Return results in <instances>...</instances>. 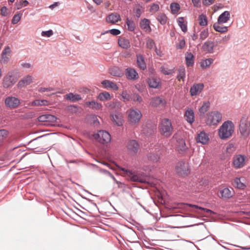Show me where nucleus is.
Masks as SVG:
<instances>
[{"mask_svg":"<svg viewBox=\"0 0 250 250\" xmlns=\"http://www.w3.org/2000/svg\"><path fill=\"white\" fill-rule=\"evenodd\" d=\"M234 125L230 120L224 122L218 129V135L223 140H226L232 136L234 131Z\"/></svg>","mask_w":250,"mask_h":250,"instance_id":"1","label":"nucleus"},{"mask_svg":"<svg viewBox=\"0 0 250 250\" xmlns=\"http://www.w3.org/2000/svg\"><path fill=\"white\" fill-rule=\"evenodd\" d=\"M222 114L218 111L208 112L206 119V124L208 125H216L221 121Z\"/></svg>","mask_w":250,"mask_h":250,"instance_id":"2","label":"nucleus"},{"mask_svg":"<svg viewBox=\"0 0 250 250\" xmlns=\"http://www.w3.org/2000/svg\"><path fill=\"white\" fill-rule=\"evenodd\" d=\"M127 121L131 125L138 124L142 118L141 111L137 108H130L127 111Z\"/></svg>","mask_w":250,"mask_h":250,"instance_id":"3","label":"nucleus"},{"mask_svg":"<svg viewBox=\"0 0 250 250\" xmlns=\"http://www.w3.org/2000/svg\"><path fill=\"white\" fill-rule=\"evenodd\" d=\"M239 130L241 135L244 138L248 137L250 134V121L246 116H243L240 121Z\"/></svg>","mask_w":250,"mask_h":250,"instance_id":"4","label":"nucleus"},{"mask_svg":"<svg viewBox=\"0 0 250 250\" xmlns=\"http://www.w3.org/2000/svg\"><path fill=\"white\" fill-rule=\"evenodd\" d=\"M161 134L167 137L171 135L173 132V128L170 121L167 119H164L162 120L160 126Z\"/></svg>","mask_w":250,"mask_h":250,"instance_id":"5","label":"nucleus"},{"mask_svg":"<svg viewBox=\"0 0 250 250\" xmlns=\"http://www.w3.org/2000/svg\"><path fill=\"white\" fill-rule=\"evenodd\" d=\"M95 139L102 144H107L111 141V135L104 130H100L97 134H94Z\"/></svg>","mask_w":250,"mask_h":250,"instance_id":"6","label":"nucleus"},{"mask_svg":"<svg viewBox=\"0 0 250 250\" xmlns=\"http://www.w3.org/2000/svg\"><path fill=\"white\" fill-rule=\"evenodd\" d=\"M120 169L124 172L125 175L129 178L130 181L133 182H139L142 183H146V181L140 175L137 174L135 172L122 167L120 168Z\"/></svg>","mask_w":250,"mask_h":250,"instance_id":"7","label":"nucleus"},{"mask_svg":"<svg viewBox=\"0 0 250 250\" xmlns=\"http://www.w3.org/2000/svg\"><path fill=\"white\" fill-rule=\"evenodd\" d=\"M126 148L128 153L134 155L137 154L140 149V146L137 142L134 140L129 141L126 145Z\"/></svg>","mask_w":250,"mask_h":250,"instance_id":"8","label":"nucleus"},{"mask_svg":"<svg viewBox=\"0 0 250 250\" xmlns=\"http://www.w3.org/2000/svg\"><path fill=\"white\" fill-rule=\"evenodd\" d=\"M20 103V100L15 97L8 96L5 100V105L11 109L17 108Z\"/></svg>","mask_w":250,"mask_h":250,"instance_id":"9","label":"nucleus"},{"mask_svg":"<svg viewBox=\"0 0 250 250\" xmlns=\"http://www.w3.org/2000/svg\"><path fill=\"white\" fill-rule=\"evenodd\" d=\"M246 157L245 155L238 154L234 157L233 164L235 168H240L245 165Z\"/></svg>","mask_w":250,"mask_h":250,"instance_id":"10","label":"nucleus"},{"mask_svg":"<svg viewBox=\"0 0 250 250\" xmlns=\"http://www.w3.org/2000/svg\"><path fill=\"white\" fill-rule=\"evenodd\" d=\"M215 46L214 41L208 40L203 44L202 49L206 54H213Z\"/></svg>","mask_w":250,"mask_h":250,"instance_id":"11","label":"nucleus"},{"mask_svg":"<svg viewBox=\"0 0 250 250\" xmlns=\"http://www.w3.org/2000/svg\"><path fill=\"white\" fill-rule=\"evenodd\" d=\"M204 85L203 83H195L190 88V94L191 96L199 95L203 90Z\"/></svg>","mask_w":250,"mask_h":250,"instance_id":"12","label":"nucleus"},{"mask_svg":"<svg viewBox=\"0 0 250 250\" xmlns=\"http://www.w3.org/2000/svg\"><path fill=\"white\" fill-rule=\"evenodd\" d=\"M16 82V78L13 76V73L10 72L4 77L3 85L4 87L8 88L13 85Z\"/></svg>","mask_w":250,"mask_h":250,"instance_id":"13","label":"nucleus"},{"mask_svg":"<svg viewBox=\"0 0 250 250\" xmlns=\"http://www.w3.org/2000/svg\"><path fill=\"white\" fill-rule=\"evenodd\" d=\"M11 50L9 46H6L2 51L1 54L0 62L2 63H6L9 61L11 57Z\"/></svg>","mask_w":250,"mask_h":250,"instance_id":"14","label":"nucleus"},{"mask_svg":"<svg viewBox=\"0 0 250 250\" xmlns=\"http://www.w3.org/2000/svg\"><path fill=\"white\" fill-rule=\"evenodd\" d=\"M110 116L112 118V122L118 126L123 125L124 120L122 114L120 112H117L115 113H111Z\"/></svg>","mask_w":250,"mask_h":250,"instance_id":"15","label":"nucleus"},{"mask_svg":"<svg viewBox=\"0 0 250 250\" xmlns=\"http://www.w3.org/2000/svg\"><path fill=\"white\" fill-rule=\"evenodd\" d=\"M166 104V102L165 99L160 97H155L151 98L149 103V104L153 107L164 106Z\"/></svg>","mask_w":250,"mask_h":250,"instance_id":"16","label":"nucleus"},{"mask_svg":"<svg viewBox=\"0 0 250 250\" xmlns=\"http://www.w3.org/2000/svg\"><path fill=\"white\" fill-rule=\"evenodd\" d=\"M175 137L177 141L176 145L178 151L180 153L185 151L187 149V146L185 140L177 135Z\"/></svg>","mask_w":250,"mask_h":250,"instance_id":"17","label":"nucleus"},{"mask_svg":"<svg viewBox=\"0 0 250 250\" xmlns=\"http://www.w3.org/2000/svg\"><path fill=\"white\" fill-rule=\"evenodd\" d=\"M191 210L194 211L196 212H197L198 213H200V214H202V213H204L205 212H207V213H208V212L212 213V211L209 209L205 208H202L201 207H199L197 205H193L192 204H188V211H191Z\"/></svg>","mask_w":250,"mask_h":250,"instance_id":"18","label":"nucleus"},{"mask_svg":"<svg viewBox=\"0 0 250 250\" xmlns=\"http://www.w3.org/2000/svg\"><path fill=\"white\" fill-rule=\"evenodd\" d=\"M126 77L129 80H135L139 77L137 71L133 68H127L125 70Z\"/></svg>","mask_w":250,"mask_h":250,"instance_id":"19","label":"nucleus"},{"mask_svg":"<svg viewBox=\"0 0 250 250\" xmlns=\"http://www.w3.org/2000/svg\"><path fill=\"white\" fill-rule=\"evenodd\" d=\"M38 121L42 123H54L57 120V118L50 114H44L39 116L38 118Z\"/></svg>","mask_w":250,"mask_h":250,"instance_id":"20","label":"nucleus"},{"mask_svg":"<svg viewBox=\"0 0 250 250\" xmlns=\"http://www.w3.org/2000/svg\"><path fill=\"white\" fill-rule=\"evenodd\" d=\"M106 21L114 24L121 20L120 15L117 13H113L109 15L106 18Z\"/></svg>","mask_w":250,"mask_h":250,"instance_id":"21","label":"nucleus"},{"mask_svg":"<svg viewBox=\"0 0 250 250\" xmlns=\"http://www.w3.org/2000/svg\"><path fill=\"white\" fill-rule=\"evenodd\" d=\"M33 81V78L31 76L27 75L20 80L18 83V86L20 88H22L30 84Z\"/></svg>","mask_w":250,"mask_h":250,"instance_id":"22","label":"nucleus"},{"mask_svg":"<svg viewBox=\"0 0 250 250\" xmlns=\"http://www.w3.org/2000/svg\"><path fill=\"white\" fill-rule=\"evenodd\" d=\"M197 142L202 144H206L209 141L208 136L204 131H201L196 137Z\"/></svg>","mask_w":250,"mask_h":250,"instance_id":"23","label":"nucleus"},{"mask_svg":"<svg viewBox=\"0 0 250 250\" xmlns=\"http://www.w3.org/2000/svg\"><path fill=\"white\" fill-rule=\"evenodd\" d=\"M230 17V12L228 11H225L219 15L217 19V22L225 23L229 20Z\"/></svg>","mask_w":250,"mask_h":250,"instance_id":"24","label":"nucleus"},{"mask_svg":"<svg viewBox=\"0 0 250 250\" xmlns=\"http://www.w3.org/2000/svg\"><path fill=\"white\" fill-rule=\"evenodd\" d=\"M176 172L181 176L186 174V164L183 162L178 163L176 167Z\"/></svg>","mask_w":250,"mask_h":250,"instance_id":"25","label":"nucleus"},{"mask_svg":"<svg viewBox=\"0 0 250 250\" xmlns=\"http://www.w3.org/2000/svg\"><path fill=\"white\" fill-rule=\"evenodd\" d=\"M101 84L104 86L105 88H111L114 90H117L119 89L118 86L114 82H111L109 80H104L101 82Z\"/></svg>","mask_w":250,"mask_h":250,"instance_id":"26","label":"nucleus"},{"mask_svg":"<svg viewBox=\"0 0 250 250\" xmlns=\"http://www.w3.org/2000/svg\"><path fill=\"white\" fill-rule=\"evenodd\" d=\"M140 26L142 29L146 33H150L151 29L150 26V21L146 19L142 20L140 23Z\"/></svg>","mask_w":250,"mask_h":250,"instance_id":"27","label":"nucleus"},{"mask_svg":"<svg viewBox=\"0 0 250 250\" xmlns=\"http://www.w3.org/2000/svg\"><path fill=\"white\" fill-rule=\"evenodd\" d=\"M160 155L161 153L160 151L157 150L149 153L147 157L150 161H151L153 162H157L159 161L160 158Z\"/></svg>","mask_w":250,"mask_h":250,"instance_id":"28","label":"nucleus"},{"mask_svg":"<svg viewBox=\"0 0 250 250\" xmlns=\"http://www.w3.org/2000/svg\"><path fill=\"white\" fill-rule=\"evenodd\" d=\"M118 44L121 47L124 49H127L130 47L129 40L125 37H120L119 38Z\"/></svg>","mask_w":250,"mask_h":250,"instance_id":"29","label":"nucleus"},{"mask_svg":"<svg viewBox=\"0 0 250 250\" xmlns=\"http://www.w3.org/2000/svg\"><path fill=\"white\" fill-rule=\"evenodd\" d=\"M222 24V23H218V22H216L214 23L213 25V27L214 29L218 32L224 33H226L228 31V27L224 26H221L220 24Z\"/></svg>","mask_w":250,"mask_h":250,"instance_id":"30","label":"nucleus"},{"mask_svg":"<svg viewBox=\"0 0 250 250\" xmlns=\"http://www.w3.org/2000/svg\"><path fill=\"white\" fill-rule=\"evenodd\" d=\"M137 63L138 66L142 70L146 69V64L142 55H139L137 56Z\"/></svg>","mask_w":250,"mask_h":250,"instance_id":"31","label":"nucleus"},{"mask_svg":"<svg viewBox=\"0 0 250 250\" xmlns=\"http://www.w3.org/2000/svg\"><path fill=\"white\" fill-rule=\"evenodd\" d=\"M213 59L212 58H208L205 60H202L200 62V65L202 69H206L210 66V65L213 63Z\"/></svg>","mask_w":250,"mask_h":250,"instance_id":"32","label":"nucleus"},{"mask_svg":"<svg viewBox=\"0 0 250 250\" xmlns=\"http://www.w3.org/2000/svg\"><path fill=\"white\" fill-rule=\"evenodd\" d=\"M85 105L91 108L96 110L101 109L102 107V104L98 103L94 101L86 102L85 103Z\"/></svg>","mask_w":250,"mask_h":250,"instance_id":"33","label":"nucleus"},{"mask_svg":"<svg viewBox=\"0 0 250 250\" xmlns=\"http://www.w3.org/2000/svg\"><path fill=\"white\" fill-rule=\"evenodd\" d=\"M210 104L209 101H204L202 106L199 109L201 114H204L209 108Z\"/></svg>","mask_w":250,"mask_h":250,"instance_id":"34","label":"nucleus"},{"mask_svg":"<svg viewBox=\"0 0 250 250\" xmlns=\"http://www.w3.org/2000/svg\"><path fill=\"white\" fill-rule=\"evenodd\" d=\"M148 84L150 87L156 88L160 84V80L155 78H150L148 80Z\"/></svg>","mask_w":250,"mask_h":250,"instance_id":"35","label":"nucleus"},{"mask_svg":"<svg viewBox=\"0 0 250 250\" xmlns=\"http://www.w3.org/2000/svg\"><path fill=\"white\" fill-rule=\"evenodd\" d=\"M220 192L222 197L225 198H229L233 195L231 191L228 188H224L222 190H221Z\"/></svg>","mask_w":250,"mask_h":250,"instance_id":"36","label":"nucleus"},{"mask_svg":"<svg viewBox=\"0 0 250 250\" xmlns=\"http://www.w3.org/2000/svg\"><path fill=\"white\" fill-rule=\"evenodd\" d=\"M177 22L181 30L185 33L187 32V22L183 17H180L177 19Z\"/></svg>","mask_w":250,"mask_h":250,"instance_id":"37","label":"nucleus"},{"mask_svg":"<svg viewBox=\"0 0 250 250\" xmlns=\"http://www.w3.org/2000/svg\"><path fill=\"white\" fill-rule=\"evenodd\" d=\"M65 98L67 100H70L72 102H75L79 101L82 99L81 96L79 94H73L72 93H70L68 94L65 95Z\"/></svg>","mask_w":250,"mask_h":250,"instance_id":"38","label":"nucleus"},{"mask_svg":"<svg viewBox=\"0 0 250 250\" xmlns=\"http://www.w3.org/2000/svg\"><path fill=\"white\" fill-rule=\"evenodd\" d=\"M112 97L110 94L107 92H104L100 93L98 96V99L101 101H105L111 100Z\"/></svg>","mask_w":250,"mask_h":250,"instance_id":"39","label":"nucleus"},{"mask_svg":"<svg viewBox=\"0 0 250 250\" xmlns=\"http://www.w3.org/2000/svg\"><path fill=\"white\" fill-rule=\"evenodd\" d=\"M109 73L115 77H121L123 75L122 72L118 67H113L109 69Z\"/></svg>","mask_w":250,"mask_h":250,"instance_id":"40","label":"nucleus"},{"mask_svg":"<svg viewBox=\"0 0 250 250\" xmlns=\"http://www.w3.org/2000/svg\"><path fill=\"white\" fill-rule=\"evenodd\" d=\"M120 99L124 102H127L131 100V96H130L126 90H124L120 94Z\"/></svg>","mask_w":250,"mask_h":250,"instance_id":"41","label":"nucleus"},{"mask_svg":"<svg viewBox=\"0 0 250 250\" xmlns=\"http://www.w3.org/2000/svg\"><path fill=\"white\" fill-rule=\"evenodd\" d=\"M131 100L135 103L141 104L143 102L142 97L137 93H134L131 95Z\"/></svg>","mask_w":250,"mask_h":250,"instance_id":"42","label":"nucleus"},{"mask_svg":"<svg viewBox=\"0 0 250 250\" xmlns=\"http://www.w3.org/2000/svg\"><path fill=\"white\" fill-rule=\"evenodd\" d=\"M170 8L171 12L174 14L178 13L180 9L179 4L176 2L171 3L170 5Z\"/></svg>","mask_w":250,"mask_h":250,"instance_id":"43","label":"nucleus"},{"mask_svg":"<svg viewBox=\"0 0 250 250\" xmlns=\"http://www.w3.org/2000/svg\"><path fill=\"white\" fill-rule=\"evenodd\" d=\"M233 185L239 189H243L245 187V185L242 182L240 178H236L234 179Z\"/></svg>","mask_w":250,"mask_h":250,"instance_id":"44","label":"nucleus"},{"mask_svg":"<svg viewBox=\"0 0 250 250\" xmlns=\"http://www.w3.org/2000/svg\"><path fill=\"white\" fill-rule=\"evenodd\" d=\"M106 106L110 109H116L120 106V103L118 101H112L108 103Z\"/></svg>","mask_w":250,"mask_h":250,"instance_id":"45","label":"nucleus"},{"mask_svg":"<svg viewBox=\"0 0 250 250\" xmlns=\"http://www.w3.org/2000/svg\"><path fill=\"white\" fill-rule=\"evenodd\" d=\"M126 24L128 30L133 31L135 30V24L133 21L130 20L127 18L126 21Z\"/></svg>","mask_w":250,"mask_h":250,"instance_id":"46","label":"nucleus"},{"mask_svg":"<svg viewBox=\"0 0 250 250\" xmlns=\"http://www.w3.org/2000/svg\"><path fill=\"white\" fill-rule=\"evenodd\" d=\"M157 20L162 24H165L167 21V17L166 15L163 13H161L157 16Z\"/></svg>","mask_w":250,"mask_h":250,"instance_id":"47","label":"nucleus"},{"mask_svg":"<svg viewBox=\"0 0 250 250\" xmlns=\"http://www.w3.org/2000/svg\"><path fill=\"white\" fill-rule=\"evenodd\" d=\"M198 20L199 21V24L201 26H205L207 24V18L205 15H200L199 17Z\"/></svg>","mask_w":250,"mask_h":250,"instance_id":"48","label":"nucleus"},{"mask_svg":"<svg viewBox=\"0 0 250 250\" xmlns=\"http://www.w3.org/2000/svg\"><path fill=\"white\" fill-rule=\"evenodd\" d=\"M209 33L208 29H204L200 33L199 40L201 41L205 40L208 36Z\"/></svg>","mask_w":250,"mask_h":250,"instance_id":"49","label":"nucleus"},{"mask_svg":"<svg viewBox=\"0 0 250 250\" xmlns=\"http://www.w3.org/2000/svg\"><path fill=\"white\" fill-rule=\"evenodd\" d=\"M48 104V101L46 100H37L34 101H33L31 105H34V106H42V105H46Z\"/></svg>","mask_w":250,"mask_h":250,"instance_id":"50","label":"nucleus"},{"mask_svg":"<svg viewBox=\"0 0 250 250\" xmlns=\"http://www.w3.org/2000/svg\"><path fill=\"white\" fill-rule=\"evenodd\" d=\"M29 4V2L26 0H21L19 2L16 3L15 5L18 10L21 9L23 7L26 6Z\"/></svg>","mask_w":250,"mask_h":250,"instance_id":"51","label":"nucleus"},{"mask_svg":"<svg viewBox=\"0 0 250 250\" xmlns=\"http://www.w3.org/2000/svg\"><path fill=\"white\" fill-rule=\"evenodd\" d=\"M8 131L5 129L0 130V143L2 142L8 136Z\"/></svg>","mask_w":250,"mask_h":250,"instance_id":"52","label":"nucleus"},{"mask_svg":"<svg viewBox=\"0 0 250 250\" xmlns=\"http://www.w3.org/2000/svg\"><path fill=\"white\" fill-rule=\"evenodd\" d=\"M195 121V114L193 110L188 108V123L192 124Z\"/></svg>","mask_w":250,"mask_h":250,"instance_id":"53","label":"nucleus"},{"mask_svg":"<svg viewBox=\"0 0 250 250\" xmlns=\"http://www.w3.org/2000/svg\"><path fill=\"white\" fill-rule=\"evenodd\" d=\"M185 77V69L183 67H181L179 69V74L177 76V79L180 82L182 80L184 81V79Z\"/></svg>","mask_w":250,"mask_h":250,"instance_id":"54","label":"nucleus"},{"mask_svg":"<svg viewBox=\"0 0 250 250\" xmlns=\"http://www.w3.org/2000/svg\"><path fill=\"white\" fill-rule=\"evenodd\" d=\"M191 38L192 40L196 42V43L194 44L195 46H197L200 44V42L198 41V35L195 32V30L194 31V33L191 35Z\"/></svg>","mask_w":250,"mask_h":250,"instance_id":"55","label":"nucleus"},{"mask_svg":"<svg viewBox=\"0 0 250 250\" xmlns=\"http://www.w3.org/2000/svg\"><path fill=\"white\" fill-rule=\"evenodd\" d=\"M161 71L165 75H170L174 72L173 69H169L168 68L162 66L161 67Z\"/></svg>","mask_w":250,"mask_h":250,"instance_id":"56","label":"nucleus"},{"mask_svg":"<svg viewBox=\"0 0 250 250\" xmlns=\"http://www.w3.org/2000/svg\"><path fill=\"white\" fill-rule=\"evenodd\" d=\"M186 45V42L184 39L179 40V42L176 44L177 49H182Z\"/></svg>","mask_w":250,"mask_h":250,"instance_id":"57","label":"nucleus"},{"mask_svg":"<svg viewBox=\"0 0 250 250\" xmlns=\"http://www.w3.org/2000/svg\"><path fill=\"white\" fill-rule=\"evenodd\" d=\"M194 56L191 53H188V67L192 66L194 63Z\"/></svg>","mask_w":250,"mask_h":250,"instance_id":"58","label":"nucleus"},{"mask_svg":"<svg viewBox=\"0 0 250 250\" xmlns=\"http://www.w3.org/2000/svg\"><path fill=\"white\" fill-rule=\"evenodd\" d=\"M155 46V42L151 39H149L146 41V47L148 49H152Z\"/></svg>","mask_w":250,"mask_h":250,"instance_id":"59","label":"nucleus"},{"mask_svg":"<svg viewBox=\"0 0 250 250\" xmlns=\"http://www.w3.org/2000/svg\"><path fill=\"white\" fill-rule=\"evenodd\" d=\"M21 19V15L20 14H16L13 17L12 22L13 24L17 23Z\"/></svg>","mask_w":250,"mask_h":250,"instance_id":"60","label":"nucleus"},{"mask_svg":"<svg viewBox=\"0 0 250 250\" xmlns=\"http://www.w3.org/2000/svg\"><path fill=\"white\" fill-rule=\"evenodd\" d=\"M106 33H110L111 34L116 36L118 35L121 33V31L117 29H112L109 30H107L105 32Z\"/></svg>","mask_w":250,"mask_h":250,"instance_id":"61","label":"nucleus"},{"mask_svg":"<svg viewBox=\"0 0 250 250\" xmlns=\"http://www.w3.org/2000/svg\"><path fill=\"white\" fill-rule=\"evenodd\" d=\"M53 33L52 30H49L46 31H42V36L43 37H49L53 35Z\"/></svg>","mask_w":250,"mask_h":250,"instance_id":"62","label":"nucleus"},{"mask_svg":"<svg viewBox=\"0 0 250 250\" xmlns=\"http://www.w3.org/2000/svg\"><path fill=\"white\" fill-rule=\"evenodd\" d=\"M222 39V37L219 36L216 39L215 41L214 42L216 47H219V44H224Z\"/></svg>","mask_w":250,"mask_h":250,"instance_id":"63","label":"nucleus"},{"mask_svg":"<svg viewBox=\"0 0 250 250\" xmlns=\"http://www.w3.org/2000/svg\"><path fill=\"white\" fill-rule=\"evenodd\" d=\"M215 0H203V4L206 6H209L213 4Z\"/></svg>","mask_w":250,"mask_h":250,"instance_id":"64","label":"nucleus"}]
</instances>
